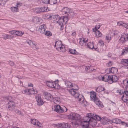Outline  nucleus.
<instances>
[{"instance_id": "nucleus-1", "label": "nucleus", "mask_w": 128, "mask_h": 128, "mask_svg": "<svg viewBox=\"0 0 128 128\" xmlns=\"http://www.w3.org/2000/svg\"><path fill=\"white\" fill-rule=\"evenodd\" d=\"M95 120H99L100 118L96 114L88 113L86 116L83 117L82 120H80V126L82 128H91L90 126L93 127L96 124Z\"/></svg>"}, {"instance_id": "nucleus-2", "label": "nucleus", "mask_w": 128, "mask_h": 128, "mask_svg": "<svg viewBox=\"0 0 128 128\" xmlns=\"http://www.w3.org/2000/svg\"><path fill=\"white\" fill-rule=\"evenodd\" d=\"M91 100L94 101L95 103L98 106L101 107H102L103 105L102 103L96 97V93L93 92H91L90 94Z\"/></svg>"}, {"instance_id": "nucleus-3", "label": "nucleus", "mask_w": 128, "mask_h": 128, "mask_svg": "<svg viewBox=\"0 0 128 128\" xmlns=\"http://www.w3.org/2000/svg\"><path fill=\"white\" fill-rule=\"evenodd\" d=\"M68 16L61 17L59 19L58 22L60 26L61 30H62L63 29V24H66V22L68 20Z\"/></svg>"}, {"instance_id": "nucleus-4", "label": "nucleus", "mask_w": 128, "mask_h": 128, "mask_svg": "<svg viewBox=\"0 0 128 128\" xmlns=\"http://www.w3.org/2000/svg\"><path fill=\"white\" fill-rule=\"evenodd\" d=\"M68 118L73 121L76 122H79L80 121V116L78 114H72L68 116Z\"/></svg>"}, {"instance_id": "nucleus-5", "label": "nucleus", "mask_w": 128, "mask_h": 128, "mask_svg": "<svg viewBox=\"0 0 128 128\" xmlns=\"http://www.w3.org/2000/svg\"><path fill=\"white\" fill-rule=\"evenodd\" d=\"M54 110L57 112L60 113L63 112L67 111L66 108L64 106H61L60 105H57L54 106Z\"/></svg>"}, {"instance_id": "nucleus-6", "label": "nucleus", "mask_w": 128, "mask_h": 128, "mask_svg": "<svg viewBox=\"0 0 128 128\" xmlns=\"http://www.w3.org/2000/svg\"><path fill=\"white\" fill-rule=\"evenodd\" d=\"M128 40V36L127 34H124L122 35V36L119 40L120 42L122 44L125 43V42Z\"/></svg>"}, {"instance_id": "nucleus-7", "label": "nucleus", "mask_w": 128, "mask_h": 128, "mask_svg": "<svg viewBox=\"0 0 128 128\" xmlns=\"http://www.w3.org/2000/svg\"><path fill=\"white\" fill-rule=\"evenodd\" d=\"M41 95L40 94H37L36 96V98L38 102V104L39 106H41L43 104V102L41 99Z\"/></svg>"}, {"instance_id": "nucleus-8", "label": "nucleus", "mask_w": 128, "mask_h": 128, "mask_svg": "<svg viewBox=\"0 0 128 128\" xmlns=\"http://www.w3.org/2000/svg\"><path fill=\"white\" fill-rule=\"evenodd\" d=\"M110 80H109V83L112 84L113 82H116L118 80V78L116 75L110 76Z\"/></svg>"}, {"instance_id": "nucleus-9", "label": "nucleus", "mask_w": 128, "mask_h": 128, "mask_svg": "<svg viewBox=\"0 0 128 128\" xmlns=\"http://www.w3.org/2000/svg\"><path fill=\"white\" fill-rule=\"evenodd\" d=\"M15 107L14 102L12 101H9L8 103V108L11 110H13Z\"/></svg>"}, {"instance_id": "nucleus-10", "label": "nucleus", "mask_w": 128, "mask_h": 128, "mask_svg": "<svg viewBox=\"0 0 128 128\" xmlns=\"http://www.w3.org/2000/svg\"><path fill=\"white\" fill-rule=\"evenodd\" d=\"M122 100L125 102L128 103V92L126 91L122 98Z\"/></svg>"}, {"instance_id": "nucleus-11", "label": "nucleus", "mask_w": 128, "mask_h": 128, "mask_svg": "<svg viewBox=\"0 0 128 128\" xmlns=\"http://www.w3.org/2000/svg\"><path fill=\"white\" fill-rule=\"evenodd\" d=\"M87 102L85 100L84 96L82 95H80V105L81 106L85 107L86 105Z\"/></svg>"}, {"instance_id": "nucleus-12", "label": "nucleus", "mask_w": 128, "mask_h": 128, "mask_svg": "<svg viewBox=\"0 0 128 128\" xmlns=\"http://www.w3.org/2000/svg\"><path fill=\"white\" fill-rule=\"evenodd\" d=\"M46 84L47 86L51 88H56V86L58 85V84H56L55 82H53L49 81H47Z\"/></svg>"}, {"instance_id": "nucleus-13", "label": "nucleus", "mask_w": 128, "mask_h": 128, "mask_svg": "<svg viewBox=\"0 0 128 128\" xmlns=\"http://www.w3.org/2000/svg\"><path fill=\"white\" fill-rule=\"evenodd\" d=\"M110 76H108V75H105L104 76H101L100 78H101L102 80L105 82H108L109 83V80H110Z\"/></svg>"}, {"instance_id": "nucleus-14", "label": "nucleus", "mask_w": 128, "mask_h": 128, "mask_svg": "<svg viewBox=\"0 0 128 128\" xmlns=\"http://www.w3.org/2000/svg\"><path fill=\"white\" fill-rule=\"evenodd\" d=\"M46 26L44 24L40 26L39 28L38 31L42 34H44L46 30Z\"/></svg>"}, {"instance_id": "nucleus-15", "label": "nucleus", "mask_w": 128, "mask_h": 128, "mask_svg": "<svg viewBox=\"0 0 128 128\" xmlns=\"http://www.w3.org/2000/svg\"><path fill=\"white\" fill-rule=\"evenodd\" d=\"M72 89L69 90V92L70 94L73 95L75 94L76 92L74 90H78V88L76 85H74V86H72Z\"/></svg>"}, {"instance_id": "nucleus-16", "label": "nucleus", "mask_w": 128, "mask_h": 128, "mask_svg": "<svg viewBox=\"0 0 128 128\" xmlns=\"http://www.w3.org/2000/svg\"><path fill=\"white\" fill-rule=\"evenodd\" d=\"M87 46L89 48L94 49V50L96 51H99V49H98L97 47H94L92 43H88L87 44Z\"/></svg>"}, {"instance_id": "nucleus-17", "label": "nucleus", "mask_w": 128, "mask_h": 128, "mask_svg": "<svg viewBox=\"0 0 128 128\" xmlns=\"http://www.w3.org/2000/svg\"><path fill=\"white\" fill-rule=\"evenodd\" d=\"M26 42L32 47V48L33 49H35V48H36V44H35L31 40H26Z\"/></svg>"}, {"instance_id": "nucleus-18", "label": "nucleus", "mask_w": 128, "mask_h": 128, "mask_svg": "<svg viewBox=\"0 0 128 128\" xmlns=\"http://www.w3.org/2000/svg\"><path fill=\"white\" fill-rule=\"evenodd\" d=\"M70 10V9L69 8L64 7L62 10V11L63 14H65L66 15H67Z\"/></svg>"}, {"instance_id": "nucleus-19", "label": "nucleus", "mask_w": 128, "mask_h": 128, "mask_svg": "<svg viewBox=\"0 0 128 128\" xmlns=\"http://www.w3.org/2000/svg\"><path fill=\"white\" fill-rule=\"evenodd\" d=\"M84 68L88 72H90L93 70L90 66H83L82 67L80 66V68Z\"/></svg>"}, {"instance_id": "nucleus-20", "label": "nucleus", "mask_w": 128, "mask_h": 128, "mask_svg": "<svg viewBox=\"0 0 128 128\" xmlns=\"http://www.w3.org/2000/svg\"><path fill=\"white\" fill-rule=\"evenodd\" d=\"M87 40V38H80V45L83 46H85Z\"/></svg>"}, {"instance_id": "nucleus-21", "label": "nucleus", "mask_w": 128, "mask_h": 128, "mask_svg": "<svg viewBox=\"0 0 128 128\" xmlns=\"http://www.w3.org/2000/svg\"><path fill=\"white\" fill-rule=\"evenodd\" d=\"M52 100L54 103L56 104H58L60 102V99L58 97L53 98Z\"/></svg>"}, {"instance_id": "nucleus-22", "label": "nucleus", "mask_w": 128, "mask_h": 128, "mask_svg": "<svg viewBox=\"0 0 128 128\" xmlns=\"http://www.w3.org/2000/svg\"><path fill=\"white\" fill-rule=\"evenodd\" d=\"M96 90L97 92H100L105 90V89L102 86H100L96 88Z\"/></svg>"}, {"instance_id": "nucleus-23", "label": "nucleus", "mask_w": 128, "mask_h": 128, "mask_svg": "<svg viewBox=\"0 0 128 128\" xmlns=\"http://www.w3.org/2000/svg\"><path fill=\"white\" fill-rule=\"evenodd\" d=\"M56 49L58 51H59L60 52H64L65 51L66 49L64 48V46L60 47H58L56 48Z\"/></svg>"}, {"instance_id": "nucleus-24", "label": "nucleus", "mask_w": 128, "mask_h": 128, "mask_svg": "<svg viewBox=\"0 0 128 128\" xmlns=\"http://www.w3.org/2000/svg\"><path fill=\"white\" fill-rule=\"evenodd\" d=\"M98 116L100 117V120H95L96 121V120H97V121H100V120H101L103 124H106L107 123L108 121H107V120H106V118H101L99 116Z\"/></svg>"}, {"instance_id": "nucleus-25", "label": "nucleus", "mask_w": 128, "mask_h": 128, "mask_svg": "<svg viewBox=\"0 0 128 128\" xmlns=\"http://www.w3.org/2000/svg\"><path fill=\"white\" fill-rule=\"evenodd\" d=\"M40 9L41 12H47L49 10L47 6H44L41 7L40 8Z\"/></svg>"}, {"instance_id": "nucleus-26", "label": "nucleus", "mask_w": 128, "mask_h": 128, "mask_svg": "<svg viewBox=\"0 0 128 128\" xmlns=\"http://www.w3.org/2000/svg\"><path fill=\"white\" fill-rule=\"evenodd\" d=\"M112 122L113 123H114L116 124H120L121 122V120L120 119L118 118H115L114 119L112 120Z\"/></svg>"}, {"instance_id": "nucleus-27", "label": "nucleus", "mask_w": 128, "mask_h": 128, "mask_svg": "<svg viewBox=\"0 0 128 128\" xmlns=\"http://www.w3.org/2000/svg\"><path fill=\"white\" fill-rule=\"evenodd\" d=\"M24 33L20 31L16 30L15 34L18 36H20L24 34Z\"/></svg>"}, {"instance_id": "nucleus-28", "label": "nucleus", "mask_w": 128, "mask_h": 128, "mask_svg": "<svg viewBox=\"0 0 128 128\" xmlns=\"http://www.w3.org/2000/svg\"><path fill=\"white\" fill-rule=\"evenodd\" d=\"M45 98L48 100H52L53 98L52 96L50 93L48 94L46 96H45Z\"/></svg>"}, {"instance_id": "nucleus-29", "label": "nucleus", "mask_w": 128, "mask_h": 128, "mask_svg": "<svg viewBox=\"0 0 128 128\" xmlns=\"http://www.w3.org/2000/svg\"><path fill=\"white\" fill-rule=\"evenodd\" d=\"M101 25V24H97L96 25L95 28L92 29L93 31V32H95L96 31L98 30H97L100 28Z\"/></svg>"}, {"instance_id": "nucleus-30", "label": "nucleus", "mask_w": 128, "mask_h": 128, "mask_svg": "<svg viewBox=\"0 0 128 128\" xmlns=\"http://www.w3.org/2000/svg\"><path fill=\"white\" fill-rule=\"evenodd\" d=\"M66 85L67 88H72V86H73L70 82L69 81H67L66 83Z\"/></svg>"}, {"instance_id": "nucleus-31", "label": "nucleus", "mask_w": 128, "mask_h": 128, "mask_svg": "<svg viewBox=\"0 0 128 128\" xmlns=\"http://www.w3.org/2000/svg\"><path fill=\"white\" fill-rule=\"evenodd\" d=\"M123 83L124 86H125L126 88H128V80H125L123 81Z\"/></svg>"}, {"instance_id": "nucleus-32", "label": "nucleus", "mask_w": 128, "mask_h": 128, "mask_svg": "<svg viewBox=\"0 0 128 128\" xmlns=\"http://www.w3.org/2000/svg\"><path fill=\"white\" fill-rule=\"evenodd\" d=\"M96 34L97 36V38H99L102 36V34L99 30H96L95 31Z\"/></svg>"}, {"instance_id": "nucleus-33", "label": "nucleus", "mask_w": 128, "mask_h": 128, "mask_svg": "<svg viewBox=\"0 0 128 128\" xmlns=\"http://www.w3.org/2000/svg\"><path fill=\"white\" fill-rule=\"evenodd\" d=\"M30 89H25L24 90L22 91V93L24 94H30Z\"/></svg>"}, {"instance_id": "nucleus-34", "label": "nucleus", "mask_w": 128, "mask_h": 128, "mask_svg": "<svg viewBox=\"0 0 128 128\" xmlns=\"http://www.w3.org/2000/svg\"><path fill=\"white\" fill-rule=\"evenodd\" d=\"M44 34L47 36H50L52 35V33L49 31L46 30V31H44Z\"/></svg>"}, {"instance_id": "nucleus-35", "label": "nucleus", "mask_w": 128, "mask_h": 128, "mask_svg": "<svg viewBox=\"0 0 128 128\" xmlns=\"http://www.w3.org/2000/svg\"><path fill=\"white\" fill-rule=\"evenodd\" d=\"M17 6L16 7H12L11 8V10L14 12H16L18 11V9L17 8Z\"/></svg>"}, {"instance_id": "nucleus-36", "label": "nucleus", "mask_w": 128, "mask_h": 128, "mask_svg": "<svg viewBox=\"0 0 128 128\" xmlns=\"http://www.w3.org/2000/svg\"><path fill=\"white\" fill-rule=\"evenodd\" d=\"M74 15V12L71 11L70 10V12H69V13L68 14L67 16L68 17H72Z\"/></svg>"}, {"instance_id": "nucleus-37", "label": "nucleus", "mask_w": 128, "mask_h": 128, "mask_svg": "<svg viewBox=\"0 0 128 128\" xmlns=\"http://www.w3.org/2000/svg\"><path fill=\"white\" fill-rule=\"evenodd\" d=\"M30 94H36L37 92V91L36 90H35L34 88L31 89H30Z\"/></svg>"}, {"instance_id": "nucleus-38", "label": "nucleus", "mask_w": 128, "mask_h": 128, "mask_svg": "<svg viewBox=\"0 0 128 128\" xmlns=\"http://www.w3.org/2000/svg\"><path fill=\"white\" fill-rule=\"evenodd\" d=\"M128 52V47H126L123 50L122 54V55H124L126 54Z\"/></svg>"}, {"instance_id": "nucleus-39", "label": "nucleus", "mask_w": 128, "mask_h": 128, "mask_svg": "<svg viewBox=\"0 0 128 128\" xmlns=\"http://www.w3.org/2000/svg\"><path fill=\"white\" fill-rule=\"evenodd\" d=\"M126 91V90H117L116 92L117 93H119V94H124V93H125Z\"/></svg>"}, {"instance_id": "nucleus-40", "label": "nucleus", "mask_w": 128, "mask_h": 128, "mask_svg": "<svg viewBox=\"0 0 128 128\" xmlns=\"http://www.w3.org/2000/svg\"><path fill=\"white\" fill-rule=\"evenodd\" d=\"M34 12L37 13H40L41 12L40 8H36L34 9Z\"/></svg>"}, {"instance_id": "nucleus-41", "label": "nucleus", "mask_w": 128, "mask_h": 128, "mask_svg": "<svg viewBox=\"0 0 128 128\" xmlns=\"http://www.w3.org/2000/svg\"><path fill=\"white\" fill-rule=\"evenodd\" d=\"M31 122L33 124L36 125V124L38 122V120L34 119H31Z\"/></svg>"}, {"instance_id": "nucleus-42", "label": "nucleus", "mask_w": 128, "mask_h": 128, "mask_svg": "<svg viewBox=\"0 0 128 128\" xmlns=\"http://www.w3.org/2000/svg\"><path fill=\"white\" fill-rule=\"evenodd\" d=\"M106 38L108 42H109L111 39L110 35L109 34H108L106 36Z\"/></svg>"}, {"instance_id": "nucleus-43", "label": "nucleus", "mask_w": 128, "mask_h": 128, "mask_svg": "<svg viewBox=\"0 0 128 128\" xmlns=\"http://www.w3.org/2000/svg\"><path fill=\"white\" fill-rule=\"evenodd\" d=\"M111 72L114 73L116 72L117 71V69L116 68L114 67H112L111 68Z\"/></svg>"}, {"instance_id": "nucleus-44", "label": "nucleus", "mask_w": 128, "mask_h": 128, "mask_svg": "<svg viewBox=\"0 0 128 128\" xmlns=\"http://www.w3.org/2000/svg\"><path fill=\"white\" fill-rule=\"evenodd\" d=\"M49 4H56L57 3V0H49Z\"/></svg>"}, {"instance_id": "nucleus-45", "label": "nucleus", "mask_w": 128, "mask_h": 128, "mask_svg": "<svg viewBox=\"0 0 128 128\" xmlns=\"http://www.w3.org/2000/svg\"><path fill=\"white\" fill-rule=\"evenodd\" d=\"M122 63H126L127 64V65L128 66V59H122L121 61Z\"/></svg>"}, {"instance_id": "nucleus-46", "label": "nucleus", "mask_w": 128, "mask_h": 128, "mask_svg": "<svg viewBox=\"0 0 128 128\" xmlns=\"http://www.w3.org/2000/svg\"><path fill=\"white\" fill-rule=\"evenodd\" d=\"M5 100L6 101H12V97L11 96L6 97L5 98Z\"/></svg>"}, {"instance_id": "nucleus-47", "label": "nucleus", "mask_w": 128, "mask_h": 128, "mask_svg": "<svg viewBox=\"0 0 128 128\" xmlns=\"http://www.w3.org/2000/svg\"><path fill=\"white\" fill-rule=\"evenodd\" d=\"M34 20L35 21L39 22L41 20V18L38 17H36L34 18Z\"/></svg>"}, {"instance_id": "nucleus-48", "label": "nucleus", "mask_w": 128, "mask_h": 128, "mask_svg": "<svg viewBox=\"0 0 128 128\" xmlns=\"http://www.w3.org/2000/svg\"><path fill=\"white\" fill-rule=\"evenodd\" d=\"M105 72L107 74L111 72V68H110L106 69L105 70Z\"/></svg>"}, {"instance_id": "nucleus-49", "label": "nucleus", "mask_w": 128, "mask_h": 128, "mask_svg": "<svg viewBox=\"0 0 128 128\" xmlns=\"http://www.w3.org/2000/svg\"><path fill=\"white\" fill-rule=\"evenodd\" d=\"M14 38V36L10 35H8L6 34V38L9 39H12Z\"/></svg>"}, {"instance_id": "nucleus-50", "label": "nucleus", "mask_w": 128, "mask_h": 128, "mask_svg": "<svg viewBox=\"0 0 128 128\" xmlns=\"http://www.w3.org/2000/svg\"><path fill=\"white\" fill-rule=\"evenodd\" d=\"M6 2L4 0H0V6H4L6 3Z\"/></svg>"}, {"instance_id": "nucleus-51", "label": "nucleus", "mask_w": 128, "mask_h": 128, "mask_svg": "<svg viewBox=\"0 0 128 128\" xmlns=\"http://www.w3.org/2000/svg\"><path fill=\"white\" fill-rule=\"evenodd\" d=\"M76 98H78L80 96V94L79 93H77L75 92V94L73 95Z\"/></svg>"}, {"instance_id": "nucleus-52", "label": "nucleus", "mask_w": 128, "mask_h": 128, "mask_svg": "<svg viewBox=\"0 0 128 128\" xmlns=\"http://www.w3.org/2000/svg\"><path fill=\"white\" fill-rule=\"evenodd\" d=\"M113 64L112 62L111 61H110L108 63L106 64V66H112Z\"/></svg>"}, {"instance_id": "nucleus-53", "label": "nucleus", "mask_w": 128, "mask_h": 128, "mask_svg": "<svg viewBox=\"0 0 128 128\" xmlns=\"http://www.w3.org/2000/svg\"><path fill=\"white\" fill-rule=\"evenodd\" d=\"M42 2L46 4H48L50 3L49 0H42Z\"/></svg>"}, {"instance_id": "nucleus-54", "label": "nucleus", "mask_w": 128, "mask_h": 128, "mask_svg": "<svg viewBox=\"0 0 128 128\" xmlns=\"http://www.w3.org/2000/svg\"><path fill=\"white\" fill-rule=\"evenodd\" d=\"M123 26L126 28H128V23L124 22Z\"/></svg>"}, {"instance_id": "nucleus-55", "label": "nucleus", "mask_w": 128, "mask_h": 128, "mask_svg": "<svg viewBox=\"0 0 128 128\" xmlns=\"http://www.w3.org/2000/svg\"><path fill=\"white\" fill-rule=\"evenodd\" d=\"M120 123H121L124 126H125L128 127V124H127L125 122H122L121 121V122Z\"/></svg>"}, {"instance_id": "nucleus-56", "label": "nucleus", "mask_w": 128, "mask_h": 128, "mask_svg": "<svg viewBox=\"0 0 128 128\" xmlns=\"http://www.w3.org/2000/svg\"><path fill=\"white\" fill-rule=\"evenodd\" d=\"M70 52L71 54H74L75 53V50L74 49H71L70 50Z\"/></svg>"}, {"instance_id": "nucleus-57", "label": "nucleus", "mask_w": 128, "mask_h": 128, "mask_svg": "<svg viewBox=\"0 0 128 128\" xmlns=\"http://www.w3.org/2000/svg\"><path fill=\"white\" fill-rule=\"evenodd\" d=\"M16 30H12L11 31H10L9 32L12 35H15L16 33Z\"/></svg>"}, {"instance_id": "nucleus-58", "label": "nucleus", "mask_w": 128, "mask_h": 128, "mask_svg": "<svg viewBox=\"0 0 128 128\" xmlns=\"http://www.w3.org/2000/svg\"><path fill=\"white\" fill-rule=\"evenodd\" d=\"M15 112L18 115H20L21 114V112L19 110H15Z\"/></svg>"}, {"instance_id": "nucleus-59", "label": "nucleus", "mask_w": 128, "mask_h": 128, "mask_svg": "<svg viewBox=\"0 0 128 128\" xmlns=\"http://www.w3.org/2000/svg\"><path fill=\"white\" fill-rule=\"evenodd\" d=\"M57 126L58 128H62V124H58L57 125Z\"/></svg>"}, {"instance_id": "nucleus-60", "label": "nucleus", "mask_w": 128, "mask_h": 128, "mask_svg": "<svg viewBox=\"0 0 128 128\" xmlns=\"http://www.w3.org/2000/svg\"><path fill=\"white\" fill-rule=\"evenodd\" d=\"M104 42L102 40H100L98 42V44H100V45H103L104 44Z\"/></svg>"}, {"instance_id": "nucleus-61", "label": "nucleus", "mask_w": 128, "mask_h": 128, "mask_svg": "<svg viewBox=\"0 0 128 128\" xmlns=\"http://www.w3.org/2000/svg\"><path fill=\"white\" fill-rule=\"evenodd\" d=\"M124 22H118V24L119 26L122 25L123 26V24H124Z\"/></svg>"}, {"instance_id": "nucleus-62", "label": "nucleus", "mask_w": 128, "mask_h": 128, "mask_svg": "<svg viewBox=\"0 0 128 128\" xmlns=\"http://www.w3.org/2000/svg\"><path fill=\"white\" fill-rule=\"evenodd\" d=\"M66 124H67L66 123H64L62 124V128H67Z\"/></svg>"}, {"instance_id": "nucleus-63", "label": "nucleus", "mask_w": 128, "mask_h": 128, "mask_svg": "<svg viewBox=\"0 0 128 128\" xmlns=\"http://www.w3.org/2000/svg\"><path fill=\"white\" fill-rule=\"evenodd\" d=\"M9 64L11 66H13L14 65V63L13 62H10L9 63Z\"/></svg>"}, {"instance_id": "nucleus-64", "label": "nucleus", "mask_w": 128, "mask_h": 128, "mask_svg": "<svg viewBox=\"0 0 128 128\" xmlns=\"http://www.w3.org/2000/svg\"><path fill=\"white\" fill-rule=\"evenodd\" d=\"M47 16L48 17V18H50L52 19V18H53L54 17H53V16H51L50 15H49Z\"/></svg>"}]
</instances>
